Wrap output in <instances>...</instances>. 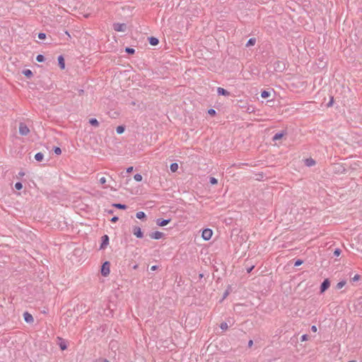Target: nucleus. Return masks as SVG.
Listing matches in <instances>:
<instances>
[{
  "mask_svg": "<svg viewBox=\"0 0 362 362\" xmlns=\"http://www.w3.org/2000/svg\"><path fill=\"white\" fill-rule=\"evenodd\" d=\"M110 264L107 261L103 264L100 272L103 276H107L110 274Z\"/></svg>",
  "mask_w": 362,
  "mask_h": 362,
  "instance_id": "1",
  "label": "nucleus"
},
{
  "mask_svg": "<svg viewBox=\"0 0 362 362\" xmlns=\"http://www.w3.org/2000/svg\"><path fill=\"white\" fill-rule=\"evenodd\" d=\"M29 132L30 129L28 126L25 123L21 122L19 124V134L22 136H26Z\"/></svg>",
  "mask_w": 362,
  "mask_h": 362,
  "instance_id": "2",
  "label": "nucleus"
},
{
  "mask_svg": "<svg viewBox=\"0 0 362 362\" xmlns=\"http://www.w3.org/2000/svg\"><path fill=\"white\" fill-rule=\"evenodd\" d=\"M213 234V231L211 229L205 228L202 231V237L205 240H209L211 239Z\"/></svg>",
  "mask_w": 362,
  "mask_h": 362,
  "instance_id": "3",
  "label": "nucleus"
},
{
  "mask_svg": "<svg viewBox=\"0 0 362 362\" xmlns=\"http://www.w3.org/2000/svg\"><path fill=\"white\" fill-rule=\"evenodd\" d=\"M113 28L117 32H125L127 30V25L125 23H114Z\"/></svg>",
  "mask_w": 362,
  "mask_h": 362,
  "instance_id": "4",
  "label": "nucleus"
},
{
  "mask_svg": "<svg viewBox=\"0 0 362 362\" xmlns=\"http://www.w3.org/2000/svg\"><path fill=\"white\" fill-rule=\"evenodd\" d=\"M132 233L138 238H142L144 237V233L139 226H134L132 228Z\"/></svg>",
  "mask_w": 362,
  "mask_h": 362,
  "instance_id": "5",
  "label": "nucleus"
},
{
  "mask_svg": "<svg viewBox=\"0 0 362 362\" xmlns=\"http://www.w3.org/2000/svg\"><path fill=\"white\" fill-rule=\"evenodd\" d=\"M330 286V281L328 279H325L320 285V293H324Z\"/></svg>",
  "mask_w": 362,
  "mask_h": 362,
  "instance_id": "6",
  "label": "nucleus"
},
{
  "mask_svg": "<svg viewBox=\"0 0 362 362\" xmlns=\"http://www.w3.org/2000/svg\"><path fill=\"white\" fill-rule=\"evenodd\" d=\"M149 236L152 239L159 240L163 237V233L160 232V231H156V232L151 233L149 234Z\"/></svg>",
  "mask_w": 362,
  "mask_h": 362,
  "instance_id": "7",
  "label": "nucleus"
},
{
  "mask_svg": "<svg viewBox=\"0 0 362 362\" xmlns=\"http://www.w3.org/2000/svg\"><path fill=\"white\" fill-rule=\"evenodd\" d=\"M23 318L25 322H26L27 323H33L34 322V318L33 315L28 312H25L23 313Z\"/></svg>",
  "mask_w": 362,
  "mask_h": 362,
  "instance_id": "8",
  "label": "nucleus"
},
{
  "mask_svg": "<svg viewBox=\"0 0 362 362\" xmlns=\"http://www.w3.org/2000/svg\"><path fill=\"white\" fill-rule=\"evenodd\" d=\"M109 244V237L107 235L102 236V243L100 249H104Z\"/></svg>",
  "mask_w": 362,
  "mask_h": 362,
  "instance_id": "9",
  "label": "nucleus"
},
{
  "mask_svg": "<svg viewBox=\"0 0 362 362\" xmlns=\"http://www.w3.org/2000/svg\"><path fill=\"white\" fill-rule=\"evenodd\" d=\"M170 222V219L157 218L156 224L159 226H165Z\"/></svg>",
  "mask_w": 362,
  "mask_h": 362,
  "instance_id": "10",
  "label": "nucleus"
},
{
  "mask_svg": "<svg viewBox=\"0 0 362 362\" xmlns=\"http://www.w3.org/2000/svg\"><path fill=\"white\" fill-rule=\"evenodd\" d=\"M217 93L219 95H224V96L230 95V93L227 90H226V89H224L223 88H221V87H218L217 88Z\"/></svg>",
  "mask_w": 362,
  "mask_h": 362,
  "instance_id": "11",
  "label": "nucleus"
},
{
  "mask_svg": "<svg viewBox=\"0 0 362 362\" xmlns=\"http://www.w3.org/2000/svg\"><path fill=\"white\" fill-rule=\"evenodd\" d=\"M286 134L285 132H281L275 134L272 138L273 141H277L281 139Z\"/></svg>",
  "mask_w": 362,
  "mask_h": 362,
  "instance_id": "12",
  "label": "nucleus"
},
{
  "mask_svg": "<svg viewBox=\"0 0 362 362\" xmlns=\"http://www.w3.org/2000/svg\"><path fill=\"white\" fill-rule=\"evenodd\" d=\"M58 64L62 69H64L65 68L64 59L62 55H59L58 57Z\"/></svg>",
  "mask_w": 362,
  "mask_h": 362,
  "instance_id": "13",
  "label": "nucleus"
},
{
  "mask_svg": "<svg viewBox=\"0 0 362 362\" xmlns=\"http://www.w3.org/2000/svg\"><path fill=\"white\" fill-rule=\"evenodd\" d=\"M148 42H149L150 45H153V46H156V45H158V43H159L158 39L155 37H148Z\"/></svg>",
  "mask_w": 362,
  "mask_h": 362,
  "instance_id": "14",
  "label": "nucleus"
},
{
  "mask_svg": "<svg viewBox=\"0 0 362 362\" xmlns=\"http://www.w3.org/2000/svg\"><path fill=\"white\" fill-rule=\"evenodd\" d=\"M305 163L307 166L310 167L315 164V161L313 158H310L305 159Z\"/></svg>",
  "mask_w": 362,
  "mask_h": 362,
  "instance_id": "15",
  "label": "nucleus"
},
{
  "mask_svg": "<svg viewBox=\"0 0 362 362\" xmlns=\"http://www.w3.org/2000/svg\"><path fill=\"white\" fill-rule=\"evenodd\" d=\"M43 158H44V154L41 152H38L35 155V159L37 161H39V162L42 161L43 160Z\"/></svg>",
  "mask_w": 362,
  "mask_h": 362,
  "instance_id": "16",
  "label": "nucleus"
},
{
  "mask_svg": "<svg viewBox=\"0 0 362 362\" xmlns=\"http://www.w3.org/2000/svg\"><path fill=\"white\" fill-rule=\"evenodd\" d=\"M59 339L61 340L60 343L59 344L60 349L62 351L66 350L67 349L66 342L65 341L62 340V339H61V338H59Z\"/></svg>",
  "mask_w": 362,
  "mask_h": 362,
  "instance_id": "17",
  "label": "nucleus"
},
{
  "mask_svg": "<svg viewBox=\"0 0 362 362\" xmlns=\"http://www.w3.org/2000/svg\"><path fill=\"white\" fill-rule=\"evenodd\" d=\"M23 74L28 78H30L33 76L32 71L30 69L23 70Z\"/></svg>",
  "mask_w": 362,
  "mask_h": 362,
  "instance_id": "18",
  "label": "nucleus"
},
{
  "mask_svg": "<svg viewBox=\"0 0 362 362\" xmlns=\"http://www.w3.org/2000/svg\"><path fill=\"white\" fill-rule=\"evenodd\" d=\"M112 206L113 207H115L118 209H126L127 208V206L125 205V204H112Z\"/></svg>",
  "mask_w": 362,
  "mask_h": 362,
  "instance_id": "19",
  "label": "nucleus"
},
{
  "mask_svg": "<svg viewBox=\"0 0 362 362\" xmlns=\"http://www.w3.org/2000/svg\"><path fill=\"white\" fill-rule=\"evenodd\" d=\"M256 43V39L255 38H250L248 41L246 43V47H251L254 46Z\"/></svg>",
  "mask_w": 362,
  "mask_h": 362,
  "instance_id": "20",
  "label": "nucleus"
},
{
  "mask_svg": "<svg viewBox=\"0 0 362 362\" xmlns=\"http://www.w3.org/2000/svg\"><path fill=\"white\" fill-rule=\"evenodd\" d=\"M270 95H271L270 91H268V90H262V93H261V97L262 98H269L270 96Z\"/></svg>",
  "mask_w": 362,
  "mask_h": 362,
  "instance_id": "21",
  "label": "nucleus"
},
{
  "mask_svg": "<svg viewBox=\"0 0 362 362\" xmlns=\"http://www.w3.org/2000/svg\"><path fill=\"white\" fill-rule=\"evenodd\" d=\"M136 217L139 219H144L146 217V216L144 211H139L136 213Z\"/></svg>",
  "mask_w": 362,
  "mask_h": 362,
  "instance_id": "22",
  "label": "nucleus"
},
{
  "mask_svg": "<svg viewBox=\"0 0 362 362\" xmlns=\"http://www.w3.org/2000/svg\"><path fill=\"white\" fill-rule=\"evenodd\" d=\"M89 123L92 125V126H94V127H98L99 126V122L97 120V119L95 118H91L89 119Z\"/></svg>",
  "mask_w": 362,
  "mask_h": 362,
  "instance_id": "23",
  "label": "nucleus"
},
{
  "mask_svg": "<svg viewBox=\"0 0 362 362\" xmlns=\"http://www.w3.org/2000/svg\"><path fill=\"white\" fill-rule=\"evenodd\" d=\"M170 168L172 172H176L178 169V164L177 163H173L170 164Z\"/></svg>",
  "mask_w": 362,
  "mask_h": 362,
  "instance_id": "24",
  "label": "nucleus"
},
{
  "mask_svg": "<svg viewBox=\"0 0 362 362\" xmlns=\"http://www.w3.org/2000/svg\"><path fill=\"white\" fill-rule=\"evenodd\" d=\"M125 130V127L124 126H122V125H120V126H118L117 128H116V132L118 134H122Z\"/></svg>",
  "mask_w": 362,
  "mask_h": 362,
  "instance_id": "25",
  "label": "nucleus"
},
{
  "mask_svg": "<svg viewBox=\"0 0 362 362\" xmlns=\"http://www.w3.org/2000/svg\"><path fill=\"white\" fill-rule=\"evenodd\" d=\"M125 52L128 54H134L135 53V49L134 48H132V47H126L125 48Z\"/></svg>",
  "mask_w": 362,
  "mask_h": 362,
  "instance_id": "26",
  "label": "nucleus"
},
{
  "mask_svg": "<svg viewBox=\"0 0 362 362\" xmlns=\"http://www.w3.org/2000/svg\"><path fill=\"white\" fill-rule=\"evenodd\" d=\"M36 60L38 62H43L45 60V57L42 54H38L36 57Z\"/></svg>",
  "mask_w": 362,
  "mask_h": 362,
  "instance_id": "27",
  "label": "nucleus"
},
{
  "mask_svg": "<svg viewBox=\"0 0 362 362\" xmlns=\"http://www.w3.org/2000/svg\"><path fill=\"white\" fill-rule=\"evenodd\" d=\"M134 179L137 182H140L142 180V175L141 174L136 173L134 175Z\"/></svg>",
  "mask_w": 362,
  "mask_h": 362,
  "instance_id": "28",
  "label": "nucleus"
},
{
  "mask_svg": "<svg viewBox=\"0 0 362 362\" xmlns=\"http://www.w3.org/2000/svg\"><path fill=\"white\" fill-rule=\"evenodd\" d=\"M220 328L222 330H226L228 328V324L226 322H225L221 323Z\"/></svg>",
  "mask_w": 362,
  "mask_h": 362,
  "instance_id": "29",
  "label": "nucleus"
},
{
  "mask_svg": "<svg viewBox=\"0 0 362 362\" xmlns=\"http://www.w3.org/2000/svg\"><path fill=\"white\" fill-rule=\"evenodd\" d=\"M54 152L57 155H60L62 153V150L59 147L55 146L53 149Z\"/></svg>",
  "mask_w": 362,
  "mask_h": 362,
  "instance_id": "30",
  "label": "nucleus"
},
{
  "mask_svg": "<svg viewBox=\"0 0 362 362\" xmlns=\"http://www.w3.org/2000/svg\"><path fill=\"white\" fill-rule=\"evenodd\" d=\"M15 188L18 190H21L22 188H23V185L21 182H17L16 184H15Z\"/></svg>",
  "mask_w": 362,
  "mask_h": 362,
  "instance_id": "31",
  "label": "nucleus"
},
{
  "mask_svg": "<svg viewBox=\"0 0 362 362\" xmlns=\"http://www.w3.org/2000/svg\"><path fill=\"white\" fill-rule=\"evenodd\" d=\"M209 182L211 184V185H216L218 183V180L216 178L214 177H210V180H209Z\"/></svg>",
  "mask_w": 362,
  "mask_h": 362,
  "instance_id": "32",
  "label": "nucleus"
},
{
  "mask_svg": "<svg viewBox=\"0 0 362 362\" xmlns=\"http://www.w3.org/2000/svg\"><path fill=\"white\" fill-rule=\"evenodd\" d=\"M345 284H346V281H339V282L337 284V288L338 289L341 288L345 285Z\"/></svg>",
  "mask_w": 362,
  "mask_h": 362,
  "instance_id": "33",
  "label": "nucleus"
},
{
  "mask_svg": "<svg viewBox=\"0 0 362 362\" xmlns=\"http://www.w3.org/2000/svg\"><path fill=\"white\" fill-rule=\"evenodd\" d=\"M37 37L40 40H45L46 38V34L44 33H39Z\"/></svg>",
  "mask_w": 362,
  "mask_h": 362,
  "instance_id": "34",
  "label": "nucleus"
},
{
  "mask_svg": "<svg viewBox=\"0 0 362 362\" xmlns=\"http://www.w3.org/2000/svg\"><path fill=\"white\" fill-rule=\"evenodd\" d=\"M303 263V261L302 259H298L297 260H296V262L294 263V267H298V266L301 265Z\"/></svg>",
  "mask_w": 362,
  "mask_h": 362,
  "instance_id": "35",
  "label": "nucleus"
},
{
  "mask_svg": "<svg viewBox=\"0 0 362 362\" xmlns=\"http://www.w3.org/2000/svg\"><path fill=\"white\" fill-rule=\"evenodd\" d=\"M341 250L339 248H336L334 251V255L338 257L340 255Z\"/></svg>",
  "mask_w": 362,
  "mask_h": 362,
  "instance_id": "36",
  "label": "nucleus"
},
{
  "mask_svg": "<svg viewBox=\"0 0 362 362\" xmlns=\"http://www.w3.org/2000/svg\"><path fill=\"white\" fill-rule=\"evenodd\" d=\"M208 114L210 115L211 116H215L216 114V112L215 110L211 108L208 110Z\"/></svg>",
  "mask_w": 362,
  "mask_h": 362,
  "instance_id": "37",
  "label": "nucleus"
},
{
  "mask_svg": "<svg viewBox=\"0 0 362 362\" xmlns=\"http://www.w3.org/2000/svg\"><path fill=\"white\" fill-rule=\"evenodd\" d=\"M308 334H303L300 337V341H305L308 340Z\"/></svg>",
  "mask_w": 362,
  "mask_h": 362,
  "instance_id": "38",
  "label": "nucleus"
},
{
  "mask_svg": "<svg viewBox=\"0 0 362 362\" xmlns=\"http://www.w3.org/2000/svg\"><path fill=\"white\" fill-rule=\"evenodd\" d=\"M360 279H361V276H360L359 274H356V275L352 278V281H358Z\"/></svg>",
  "mask_w": 362,
  "mask_h": 362,
  "instance_id": "39",
  "label": "nucleus"
},
{
  "mask_svg": "<svg viewBox=\"0 0 362 362\" xmlns=\"http://www.w3.org/2000/svg\"><path fill=\"white\" fill-rule=\"evenodd\" d=\"M99 182L101 185H104L105 182H106V178L105 177H102L100 180H99Z\"/></svg>",
  "mask_w": 362,
  "mask_h": 362,
  "instance_id": "40",
  "label": "nucleus"
},
{
  "mask_svg": "<svg viewBox=\"0 0 362 362\" xmlns=\"http://www.w3.org/2000/svg\"><path fill=\"white\" fill-rule=\"evenodd\" d=\"M118 217L117 216H113L111 219H110V221L112 222V223H115L118 221Z\"/></svg>",
  "mask_w": 362,
  "mask_h": 362,
  "instance_id": "41",
  "label": "nucleus"
},
{
  "mask_svg": "<svg viewBox=\"0 0 362 362\" xmlns=\"http://www.w3.org/2000/svg\"><path fill=\"white\" fill-rule=\"evenodd\" d=\"M25 175V173L23 172V171H20L17 175V177L18 178H21V177L24 176Z\"/></svg>",
  "mask_w": 362,
  "mask_h": 362,
  "instance_id": "42",
  "label": "nucleus"
},
{
  "mask_svg": "<svg viewBox=\"0 0 362 362\" xmlns=\"http://www.w3.org/2000/svg\"><path fill=\"white\" fill-rule=\"evenodd\" d=\"M332 103H333V97L331 98L329 102L327 103V107H330L332 105Z\"/></svg>",
  "mask_w": 362,
  "mask_h": 362,
  "instance_id": "43",
  "label": "nucleus"
},
{
  "mask_svg": "<svg viewBox=\"0 0 362 362\" xmlns=\"http://www.w3.org/2000/svg\"><path fill=\"white\" fill-rule=\"evenodd\" d=\"M158 266L157 265H153L151 267V271H156L157 269H158Z\"/></svg>",
  "mask_w": 362,
  "mask_h": 362,
  "instance_id": "44",
  "label": "nucleus"
},
{
  "mask_svg": "<svg viewBox=\"0 0 362 362\" xmlns=\"http://www.w3.org/2000/svg\"><path fill=\"white\" fill-rule=\"evenodd\" d=\"M254 267H255L254 266H252V267L247 268V273H250L252 272V270L254 269Z\"/></svg>",
  "mask_w": 362,
  "mask_h": 362,
  "instance_id": "45",
  "label": "nucleus"
},
{
  "mask_svg": "<svg viewBox=\"0 0 362 362\" xmlns=\"http://www.w3.org/2000/svg\"><path fill=\"white\" fill-rule=\"evenodd\" d=\"M311 330L314 332H317V327L315 325H313L311 327Z\"/></svg>",
  "mask_w": 362,
  "mask_h": 362,
  "instance_id": "46",
  "label": "nucleus"
},
{
  "mask_svg": "<svg viewBox=\"0 0 362 362\" xmlns=\"http://www.w3.org/2000/svg\"><path fill=\"white\" fill-rule=\"evenodd\" d=\"M106 212L109 214H112L114 213V210H112V209L106 210Z\"/></svg>",
  "mask_w": 362,
  "mask_h": 362,
  "instance_id": "47",
  "label": "nucleus"
},
{
  "mask_svg": "<svg viewBox=\"0 0 362 362\" xmlns=\"http://www.w3.org/2000/svg\"><path fill=\"white\" fill-rule=\"evenodd\" d=\"M132 170H133V167H129V168L127 169V173H131Z\"/></svg>",
  "mask_w": 362,
  "mask_h": 362,
  "instance_id": "48",
  "label": "nucleus"
},
{
  "mask_svg": "<svg viewBox=\"0 0 362 362\" xmlns=\"http://www.w3.org/2000/svg\"><path fill=\"white\" fill-rule=\"evenodd\" d=\"M252 345H253V341L252 340H250L248 341V346L251 347Z\"/></svg>",
  "mask_w": 362,
  "mask_h": 362,
  "instance_id": "49",
  "label": "nucleus"
},
{
  "mask_svg": "<svg viewBox=\"0 0 362 362\" xmlns=\"http://www.w3.org/2000/svg\"><path fill=\"white\" fill-rule=\"evenodd\" d=\"M65 34H66L69 37H71L70 34L69 33V32H68V31H65Z\"/></svg>",
  "mask_w": 362,
  "mask_h": 362,
  "instance_id": "50",
  "label": "nucleus"
},
{
  "mask_svg": "<svg viewBox=\"0 0 362 362\" xmlns=\"http://www.w3.org/2000/svg\"><path fill=\"white\" fill-rule=\"evenodd\" d=\"M103 362H110V361L107 359L104 358V359H103Z\"/></svg>",
  "mask_w": 362,
  "mask_h": 362,
  "instance_id": "51",
  "label": "nucleus"
},
{
  "mask_svg": "<svg viewBox=\"0 0 362 362\" xmlns=\"http://www.w3.org/2000/svg\"><path fill=\"white\" fill-rule=\"evenodd\" d=\"M348 362H356V361H354V360H352V361H348Z\"/></svg>",
  "mask_w": 362,
  "mask_h": 362,
  "instance_id": "52",
  "label": "nucleus"
}]
</instances>
